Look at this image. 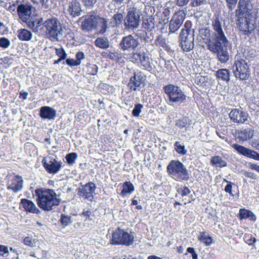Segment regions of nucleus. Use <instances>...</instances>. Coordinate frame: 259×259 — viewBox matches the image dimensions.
<instances>
[{
	"label": "nucleus",
	"mask_w": 259,
	"mask_h": 259,
	"mask_svg": "<svg viewBox=\"0 0 259 259\" xmlns=\"http://www.w3.org/2000/svg\"><path fill=\"white\" fill-rule=\"evenodd\" d=\"M204 0H191V5L192 7H198L203 4Z\"/></svg>",
	"instance_id": "nucleus-62"
},
{
	"label": "nucleus",
	"mask_w": 259,
	"mask_h": 259,
	"mask_svg": "<svg viewBox=\"0 0 259 259\" xmlns=\"http://www.w3.org/2000/svg\"><path fill=\"white\" fill-rule=\"evenodd\" d=\"M97 15L94 14L85 16L81 24L82 30L89 31L97 28Z\"/></svg>",
	"instance_id": "nucleus-15"
},
{
	"label": "nucleus",
	"mask_w": 259,
	"mask_h": 259,
	"mask_svg": "<svg viewBox=\"0 0 259 259\" xmlns=\"http://www.w3.org/2000/svg\"><path fill=\"white\" fill-rule=\"evenodd\" d=\"M232 70L234 76L240 80H247L250 76L248 65L244 59L235 60Z\"/></svg>",
	"instance_id": "nucleus-7"
},
{
	"label": "nucleus",
	"mask_w": 259,
	"mask_h": 259,
	"mask_svg": "<svg viewBox=\"0 0 259 259\" xmlns=\"http://www.w3.org/2000/svg\"><path fill=\"white\" fill-rule=\"evenodd\" d=\"M8 247L5 245H0V255L4 256L5 254L8 253Z\"/></svg>",
	"instance_id": "nucleus-63"
},
{
	"label": "nucleus",
	"mask_w": 259,
	"mask_h": 259,
	"mask_svg": "<svg viewBox=\"0 0 259 259\" xmlns=\"http://www.w3.org/2000/svg\"><path fill=\"white\" fill-rule=\"evenodd\" d=\"M34 8L30 5L20 4L17 8V11L19 19L26 25L32 20L34 16L32 14V10Z\"/></svg>",
	"instance_id": "nucleus-12"
},
{
	"label": "nucleus",
	"mask_w": 259,
	"mask_h": 259,
	"mask_svg": "<svg viewBox=\"0 0 259 259\" xmlns=\"http://www.w3.org/2000/svg\"><path fill=\"white\" fill-rule=\"evenodd\" d=\"M213 39L207 45V49L216 56V58L222 63H226L230 59V53L228 50L229 41L222 29V23L217 17L212 22Z\"/></svg>",
	"instance_id": "nucleus-1"
},
{
	"label": "nucleus",
	"mask_w": 259,
	"mask_h": 259,
	"mask_svg": "<svg viewBox=\"0 0 259 259\" xmlns=\"http://www.w3.org/2000/svg\"><path fill=\"white\" fill-rule=\"evenodd\" d=\"M232 147L237 151L238 153L248 158L259 161V154L256 152L237 144L232 145Z\"/></svg>",
	"instance_id": "nucleus-16"
},
{
	"label": "nucleus",
	"mask_w": 259,
	"mask_h": 259,
	"mask_svg": "<svg viewBox=\"0 0 259 259\" xmlns=\"http://www.w3.org/2000/svg\"><path fill=\"white\" fill-rule=\"evenodd\" d=\"M139 45L138 39L129 34L122 38L119 44V48L124 52H134Z\"/></svg>",
	"instance_id": "nucleus-10"
},
{
	"label": "nucleus",
	"mask_w": 259,
	"mask_h": 259,
	"mask_svg": "<svg viewBox=\"0 0 259 259\" xmlns=\"http://www.w3.org/2000/svg\"><path fill=\"white\" fill-rule=\"evenodd\" d=\"M85 7L92 8L97 3V0H81Z\"/></svg>",
	"instance_id": "nucleus-48"
},
{
	"label": "nucleus",
	"mask_w": 259,
	"mask_h": 259,
	"mask_svg": "<svg viewBox=\"0 0 259 259\" xmlns=\"http://www.w3.org/2000/svg\"><path fill=\"white\" fill-rule=\"evenodd\" d=\"M68 11L73 17L79 16L81 12L80 3L76 1L69 3Z\"/></svg>",
	"instance_id": "nucleus-23"
},
{
	"label": "nucleus",
	"mask_w": 259,
	"mask_h": 259,
	"mask_svg": "<svg viewBox=\"0 0 259 259\" xmlns=\"http://www.w3.org/2000/svg\"><path fill=\"white\" fill-rule=\"evenodd\" d=\"M146 31L142 29H138L136 32V35L142 41L145 35H146Z\"/></svg>",
	"instance_id": "nucleus-56"
},
{
	"label": "nucleus",
	"mask_w": 259,
	"mask_h": 259,
	"mask_svg": "<svg viewBox=\"0 0 259 259\" xmlns=\"http://www.w3.org/2000/svg\"><path fill=\"white\" fill-rule=\"evenodd\" d=\"M39 116L43 119L53 120L56 116V111L49 106H42L40 108Z\"/></svg>",
	"instance_id": "nucleus-19"
},
{
	"label": "nucleus",
	"mask_w": 259,
	"mask_h": 259,
	"mask_svg": "<svg viewBox=\"0 0 259 259\" xmlns=\"http://www.w3.org/2000/svg\"><path fill=\"white\" fill-rule=\"evenodd\" d=\"M44 166L46 171L51 174H56L61 168L62 165L60 163H43Z\"/></svg>",
	"instance_id": "nucleus-26"
},
{
	"label": "nucleus",
	"mask_w": 259,
	"mask_h": 259,
	"mask_svg": "<svg viewBox=\"0 0 259 259\" xmlns=\"http://www.w3.org/2000/svg\"><path fill=\"white\" fill-rule=\"evenodd\" d=\"M199 33L203 39L207 40V46L209 44L211 39H213L212 33H211V31L209 28H202L200 29Z\"/></svg>",
	"instance_id": "nucleus-31"
},
{
	"label": "nucleus",
	"mask_w": 259,
	"mask_h": 259,
	"mask_svg": "<svg viewBox=\"0 0 259 259\" xmlns=\"http://www.w3.org/2000/svg\"><path fill=\"white\" fill-rule=\"evenodd\" d=\"M178 192L181 194L182 196H186L190 193V189L187 187H184L183 189H179Z\"/></svg>",
	"instance_id": "nucleus-52"
},
{
	"label": "nucleus",
	"mask_w": 259,
	"mask_h": 259,
	"mask_svg": "<svg viewBox=\"0 0 259 259\" xmlns=\"http://www.w3.org/2000/svg\"><path fill=\"white\" fill-rule=\"evenodd\" d=\"M238 0H226L227 6L229 11H232L236 7Z\"/></svg>",
	"instance_id": "nucleus-49"
},
{
	"label": "nucleus",
	"mask_w": 259,
	"mask_h": 259,
	"mask_svg": "<svg viewBox=\"0 0 259 259\" xmlns=\"http://www.w3.org/2000/svg\"><path fill=\"white\" fill-rule=\"evenodd\" d=\"M37 204L45 211H50L54 206L58 205L61 202L60 193H56L53 189H37L35 190Z\"/></svg>",
	"instance_id": "nucleus-2"
},
{
	"label": "nucleus",
	"mask_w": 259,
	"mask_h": 259,
	"mask_svg": "<svg viewBox=\"0 0 259 259\" xmlns=\"http://www.w3.org/2000/svg\"><path fill=\"white\" fill-rule=\"evenodd\" d=\"M97 21V28H99L100 32L105 33L109 27L107 20L98 16Z\"/></svg>",
	"instance_id": "nucleus-27"
},
{
	"label": "nucleus",
	"mask_w": 259,
	"mask_h": 259,
	"mask_svg": "<svg viewBox=\"0 0 259 259\" xmlns=\"http://www.w3.org/2000/svg\"><path fill=\"white\" fill-rule=\"evenodd\" d=\"M95 45L97 47L103 49H105L109 47V42L107 38L99 37L95 40Z\"/></svg>",
	"instance_id": "nucleus-35"
},
{
	"label": "nucleus",
	"mask_w": 259,
	"mask_h": 259,
	"mask_svg": "<svg viewBox=\"0 0 259 259\" xmlns=\"http://www.w3.org/2000/svg\"><path fill=\"white\" fill-rule=\"evenodd\" d=\"M141 15V12L139 9L135 7L129 8L124 19L125 28L127 30L137 28L139 26Z\"/></svg>",
	"instance_id": "nucleus-6"
},
{
	"label": "nucleus",
	"mask_w": 259,
	"mask_h": 259,
	"mask_svg": "<svg viewBox=\"0 0 259 259\" xmlns=\"http://www.w3.org/2000/svg\"><path fill=\"white\" fill-rule=\"evenodd\" d=\"M10 45V41L6 37H1L0 38V47L6 49Z\"/></svg>",
	"instance_id": "nucleus-47"
},
{
	"label": "nucleus",
	"mask_w": 259,
	"mask_h": 259,
	"mask_svg": "<svg viewBox=\"0 0 259 259\" xmlns=\"http://www.w3.org/2000/svg\"><path fill=\"white\" fill-rule=\"evenodd\" d=\"M142 24L143 28L148 32H152L153 29L155 28L154 19L152 17H150L143 20Z\"/></svg>",
	"instance_id": "nucleus-34"
},
{
	"label": "nucleus",
	"mask_w": 259,
	"mask_h": 259,
	"mask_svg": "<svg viewBox=\"0 0 259 259\" xmlns=\"http://www.w3.org/2000/svg\"><path fill=\"white\" fill-rule=\"evenodd\" d=\"M187 124V120L186 119L183 118L182 119L178 120L176 122V125L180 128L185 127Z\"/></svg>",
	"instance_id": "nucleus-58"
},
{
	"label": "nucleus",
	"mask_w": 259,
	"mask_h": 259,
	"mask_svg": "<svg viewBox=\"0 0 259 259\" xmlns=\"http://www.w3.org/2000/svg\"><path fill=\"white\" fill-rule=\"evenodd\" d=\"M44 13L41 17L35 18V16L32 20L27 24V27L32 29L35 33L44 34L45 22H46V16Z\"/></svg>",
	"instance_id": "nucleus-13"
},
{
	"label": "nucleus",
	"mask_w": 259,
	"mask_h": 259,
	"mask_svg": "<svg viewBox=\"0 0 259 259\" xmlns=\"http://www.w3.org/2000/svg\"><path fill=\"white\" fill-rule=\"evenodd\" d=\"M44 35L50 40L59 41L62 36V26L60 21L55 17L47 18L45 22Z\"/></svg>",
	"instance_id": "nucleus-3"
},
{
	"label": "nucleus",
	"mask_w": 259,
	"mask_h": 259,
	"mask_svg": "<svg viewBox=\"0 0 259 259\" xmlns=\"http://www.w3.org/2000/svg\"><path fill=\"white\" fill-rule=\"evenodd\" d=\"M33 3L39 4L42 8L47 9L50 8V0H32Z\"/></svg>",
	"instance_id": "nucleus-43"
},
{
	"label": "nucleus",
	"mask_w": 259,
	"mask_h": 259,
	"mask_svg": "<svg viewBox=\"0 0 259 259\" xmlns=\"http://www.w3.org/2000/svg\"><path fill=\"white\" fill-rule=\"evenodd\" d=\"M143 53H134L132 56V59L135 61H140Z\"/></svg>",
	"instance_id": "nucleus-60"
},
{
	"label": "nucleus",
	"mask_w": 259,
	"mask_h": 259,
	"mask_svg": "<svg viewBox=\"0 0 259 259\" xmlns=\"http://www.w3.org/2000/svg\"><path fill=\"white\" fill-rule=\"evenodd\" d=\"M188 252L192 254V257L193 259H197L198 255L195 251L194 248L193 247H188L187 249Z\"/></svg>",
	"instance_id": "nucleus-59"
},
{
	"label": "nucleus",
	"mask_w": 259,
	"mask_h": 259,
	"mask_svg": "<svg viewBox=\"0 0 259 259\" xmlns=\"http://www.w3.org/2000/svg\"><path fill=\"white\" fill-rule=\"evenodd\" d=\"M190 0H177V5L180 7H183L188 4Z\"/></svg>",
	"instance_id": "nucleus-64"
},
{
	"label": "nucleus",
	"mask_w": 259,
	"mask_h": 259,
	"mask_svg": "<svg viewBox=\"0 0 259 259\" xmlns=\"http://www.w3.org/2000/svg\"><path fill=\"white\" fill-rule=\"evenodd\" d=\"M163 90L169 102L181 104L186 100L187 96L179 87L169 84L164 86Z\"/></svg>",
	"instance_id": "nucleus-5"
},
{
	"label": "nucleus",
	"mask_w": 259,
	"mask_h": 259,
	"mask_svg": "<svg viewBox=\"0 0 259 259\" xmlns=\"http://www.w3.org/2000/svg\"><path fill=\"white\" fill-rule=\"evenodd\" d=\"M125 7L124 6H121L118 9L117 12L114 15L112 18L110 19L109 22L110 25L112 27H119L124 21L123 16L125 14Z\"/></svg>",
	"instance_id": "nucleus-18"
},
{
	"label": "nucleus",
	"mask_w": 259,
	"mask_h": 259,
	"mask_svg": "<svg viewBox=\"0 0 259 259\" xmlns=\"http://www.w3.org/2000/svg\"><path fill=\"white\" fill-rule=\"evenodd\" d=\"M175 148L176 150L183 155L186 154V150L185 149V146L179 142H176L175 144Z\"/></svg>",
	"instance_id": "nucleus-40"
},
{
	"label": "nucleus",
	"mask_w": 259,
	"mask_h": 259,
	"mask_svg": "<svg viewBox=\"0 0 259 259\" xmlns=\"http://www.w3.org/2000/svg\"><path fill=\"white\" fill-rule=\"evenodd\" d=\"M253 5L250 1L240 0L238 5V8L236 10V14L247 15V14L252 13Z\"/></svg>",
	"instance_id": "nucleus-17"
},
{
	"label": "nucleus",
	"mask_w": 259,
	"mask_h": 259,
	"mask_svg": "<svg viewBox=\"0 0 259 259\" xmlns=\"http://www.w3.org/2000/svg\"><path fill=\"white\" fill-rule=\"evenodd\" d=\"M23 242L25 245H27L31 247H34L35 246V241L31 237H25L23 239Z\"/></svg>",
	"instance_id": "nucleus-44"
},
{
	"label": "nucleus",
	"mask_w": 259,
	"mask_h": 259,
	"mask_svg": "<svg viewBox=\"0 0 259 259\" xmlns=\"http://www.w3.org/2000/svg\"><path fill=\"white\" fill-rule=\"evenodd\" d=\"M156 45H159L161 47H164L166 44L164 39L162 38L161 35H158L155 40Z\"/></svg>",
	"instance_id": "nucleus-54"
},
{
	"label": "nucleus",
	"mask_w": 259,
	"mask_h": 259,
	"mask_svg": "<svg viewBox=\"0 0 259 259\" xmlns=\"http://www.w3.org/2000/svg\"><path fill=\"white\" fill-rule=\"evenodd\" d=\"M208 78L202 75L198 76L195 80V83L201 87H206L207 84Z\"/></svg>",
	"instance_id": "nucleus-38"
},
{
	"label": "nucleus",
	"mask_w": 259,
	"mask_h": 259,
	"mask_svg": "<svg viewBox=\"0 0 259 259\" xmlns=\"http://www.w3.org/2000/svg\"><path fill=\"white\" fill-rule=\"evenodd\" d=\"M66 63L68 65L71 67L79 65V62H77L76 60L71 58L67 59L66 60Z\"/></svg>",
	"instance_id": "nucleus-51"
},
{
	"label": "nucleus",
	"mask_w": 259,
	"mask_h": 259,
	"mask_svg": "<svg viewBox=\"0 0 259 259\" xmlns=\"http://www.w3.org/2000/svg\"><path fill=\"white\" fill-rule=\"evenodd\" d=\"M231 120L234 123H243L248 121V114L239 109H232L229 114Z\"/></svg>",
	"instance_id": "nucleus-14"
},
{
	"label": "nucleus",
	"mask_w": 259,
	"mask_h": 259,
	"mask_svg": "<svg viewBox=\"0 0 259 259\" xmlns=\"http://www.w3.org/2000/svg\"><path fill=\"white\" fill-rule=\"evenodd\" d=\"M123 189L121 192V195L125 196L127 194H131L134 190V185L130 182H125L122 185Z\"/></svg>",
	"instance_id": "nucleus-33"
},
{
	"label": "nucleus",
	"mask_w": 259,
	"mask_h": 259,
	"mask_svg": "<svg viewBox=\"0 0 259 259\" xmlns=\"http://www.w3.org/2000/svg\"><path fill=\"white\" fill-rule=\"evenodd\" d=\"M56 53L61 59L64 60L67 57V54L63 48H56Z\"/></svg>",
	"instance_id": "nucleus-46"
},
{
	"label": "nucleus",
	"mask_w": 259,
	"mask_h": 259,
	"mask_svg": "<svg viewBox=\"0 0 259 259\" xmlns=\"http://www.w3.org/2000/svg\"><path fill=\"white\" fill-rule=\"evenodd\" d=\"M154 33L152 32H146V35H145L142 40H143L144 44L146 45V44H151L154 40Z\"/></svg>",
	"instance_id": "nucleus-39"
},
{
	"label": "nucleus",
	"mask_w": 259,
	"mask_h": 259,
	"mask_svg": "<svg viewBox=\"0 0 259 259\" xmlns=\"http://www.w3.org/2000/svg\"><path fill=\"white\" fill-rule=\"evenodd\" d=\"M98 70L97 66L95 64H90L87 67V71L89 74L95 75L97 74Z\"/></svg>",
	"instance_id": "nucleus-42"
},
{
	"label": "nucleus",
	"mask_w": 259,
	"mask_h": 259,
	"mask_svg": "<svg viewBox=\"0 0 259 259\" xmlns=\"http://www.w3.org/2000/svg\"><path fill=\"white\" fill-rule=\"evenodd\" d=\"M76 58V61L79 62V64H81V60L84 59V55L82 52H78L75 55Z\"/></svg>",
	"instance_id": "nucleus-57"
},
{
	"label": "nucleus",
	"mask_w": 259,
	"mask_h": 259,
	"mask_svg": "<svg viewBox=\"0 0 259 259\" xmlns=\"http://www.w3.org/2000/svg\"><path fill=\"white\" fill-rule=\"evenodd\" d=\"M239 215L240 219L249 218L250 220L253 221H255L256 219V216L252 211L244 208L240 209Z\"/></svg>",
	"instance_id": "nucleus-32"
},
{
	"label": "nucleus",
	"mask_w": 259,
	"mask_h": 259,
	"mask_svg": "<svg viewBox=\"0 0 259 259\" xmlns=\"http://www.w3.org/2000/svg\"><path fill=\"white\" fill-rule=\"evenodd\" d=\"M194 29H182L180 34V40L182 49L186 52L192 50L194 48L195 36Z\"/></svg>",
	"instance_id": "nucleus-8"
},
{
	"label": "nucleus",
	"mask_w": 259,
	"mask_h": 259,
	"mask_svg": "<svg viewBox=\"0 0 259 259\" xmlns=\"http://www.w3.org/2000/svg\"><path fill=\"white\" fill-rule=\"evenodd\" d=\"M247 15L236 14V25L240 30L246 34L251 33L254 30V24L251 22Z\"/></svg>",
	"instance_id": "nucleus-11"
},
{
	"label": "nucleus",
	"mask_w": 259,
	"mask_h": 259,
	"mask_svg": "<svg viewBox=\"0 0 259 259\" xmlns=\"http://www.w3.org/2000/svg\"><path fill=\"white\" fill-rule=\"evenodd\" d=\"M22 178L19 176H16L9 184L8 189L12 190L14 192L20 191L23 188Z\"/></svg>",
	"instance_id": "nucleus-22"
},
{
	"label": "nucleus",
	"mask_w": 259,
	"mask_h": 259,
	"mask_svg": "<svg viewBox=\"0 0 259 259\" xmlns=\"http://www.w3.org/2000/svg\"><path fill=\"white\" fill-rule=\"evenodd\" d=\"M96 187L94 183L90 182L85 184L80 190V195L88 200H92L93 194L95 192Z\"/></svg>",
	"instance_id": "nucleus-21"
},
{
	"label": "nucleus",
	"mask_w": 259,
	"mask_h": 259,
	"mask_svg": "<svg viewBox=\"0 0 259 259\" xmlns=\"http://www.w3.org/2000/svg\"><path fill=\"white\" fill-rule=\"evenodd\" d=\"M143 107V105L141 104H136L132 111V114L133 116L135 117H138L140 112H141V109Z\"/></svg>",
	"instance_id": "nucleus-45"
},
{
	"label": "nucleus",
	"mask_w": 259,
	"mask_h": 259,
	"mask_svg": "<svg viewBox=\"0 0 259 259\" xmlns=\"http://www.w3.org/2000/svg\"><path fill=\"white\" fill-rule=\"evenodd\" d=\"M21 204L26 211L38 214L40 210L36 207L35 205L30 200L26 199L21 200Z\"/></svg>",
	"instance_id": "nucleus-24"
},
{
	"label": "nucleus",
	"mask_w": 259,
	"mask_h": 259,
	"mask_svg": "<svg viewBox=\"0 0 259 259\" xmlns=\"http://www.w3.org/2000/svg\"><path fill=\"white\" fill-rule=\"evenodd\" d=\"M143 83V78L141 75L135 74L131 77L128 83V87L131 90L134 91H140L141 88V84Z\"/></svg>",
	"instance_id": "nucleus-20"
},
{
	"label": "nucleus",
	"mask_w": 259,
	"mask_h": 259,
	"mask_svg": "<svg viewBox=\"0 0 259 259\" xmlns=\"http://www.w3.org/2000/svg\"><path fill=\"white\" fill-rule=\"evenodd\" d=\"M182 21L178 18L172 19L170 20L169 24V32H176L181 26Z\"/></svg>",
	"instance_id": "nucleus-30"
},
{
	"label": "nucleus",
	"mask_w": 259,
	"mask_h": 259,
	"mask_svg": "<svg viewBox=\"0 0 259 259\" xmlns=\"http://www.w3.org/2000/svg\"><path fill=\"white\" fill-rule=\"evenodd\" d=\"M167 169L177 180H187L189 178L187 170L182 163H169Z\"/></svg>",
	"instance_id": "nucleus-9"
},
{
	"label": "nucleus",
	"mask_w": 259,
	"mask_h": 259,
	"mask_svg": "<svg viewBox=\"0 0 259 259\" xmlns=\"http://www.w3.org/2000/svg\"><path fill=\"white\" fill-rule=\"evenodd\" d=\"M250 143L253 148L259 150V137L253 138Z\"/></svg>",
	"instance_id": "nucleus-53"
},
{
	"label": "nucleus",
	"mask_w": 259,
	"mask_h": 259,
	"mask_svg": "<svg viewBox=\"0 0 259 259\" xmlns=\"http://www.w3.org/2000/svg\"><path fill=\"white\" fill-rule=\"evenodd\" d=\"M91 214V210L84 209L82 212L81 215L85 217L86 220H92V218H90Z\"/></svg>",
	"instance_id": "nucleus-61"
},
{
	"label": "nucleus",
	"mask_w": 259,
	"mask_h": 259,
	"mask_svg": "<svg viewBox=\"0 0 259 259\" xmlns=\"http://www.w3.org/2000/svg\"><path fill=\"white\" fill-rule=\"evenodd\" d=\"M216 76L220 79L228 82L230 80V72L227 69H220L216 72Z\"/></svg>",
	"instance_id": "nucleus-29"
},
{
	"label": "nucleus",
	"mask_w": 259,
	"mask_h": 259,
	"mask_svg": "<svg viewBox=\"0 0 259 259\" xmlns=\"http://www.w3.org/2000/svg\"><path fill=\"white\" fill-rule=\"evenodd\" d=\"M60 222L63 225L67 226L71 223V217L68 215L62 214Z\"/></svg>",
	"instance_id": "nucleus-41"
},
{
	"label": "nucleus",
	"mask_w": 259,
	"mask_h": 259,
	"mask_svg": "<svg viewBox=\"0 0 259 259\" xmlns=\"http://www.w3.org/2000/svg\"><path fill=\"white\" fill-rule=\"evenodd\" d=\"M199 240L206 245H209L212 242V238L208 236L205 232L200 233V236L198 238Z\"/></svg>",
	"instance_id": "nucleus-36"
},
{
	"label": "nucleus",
	"mask_w": 259,
	"mask_h": 259,
	"mask_svg": "<svg viewBox=\"0 0 259 259\" xmlns=\"http://www.w3.org/2000/svg\"><path fill=\"white\" fill-rule=\"evenodd\" d=\"M241 173L247 178H249L252 179H256V176L253 172H248L246 170H242Z\"/></svg>",
	"instance_id": "nucleus-55"
},
{
	"label": "nucleus",
	"mask_w": 259,
	"mask_h": 259,
	"mask_svg": "<svg viewBox=\"0 0 259 259\" xmlns=\"http://www.w3.org/2000/svg\"><path fill=\"white\" fill-rule=\"evenodd\" d=\"M141 65L145 69L151 68L149 58L146 56L145 53H143L140 60Z\"/></svg>",
	"instance_id": "nucleus-37"
},
{
	"label": "nucleus",
	"mask_w": 259,
	"mask_h": 259,
	"mask_svg": "<svg viewBox=\"0 0 259 259\" xmlns=\"http://www.w3.org/2000/svg\"><path fill=\"white\" fill-rule=\"evenodd\" d=\"M134 237L133 235L118 228L113 233L110 240L112 245H124L129 246L133 244Z\"/></svg>",
	"instance_id": "nucleus-4"
},
{
	"label": "nucleus",
	"mask_w": 259,
	"mask_h": 259,
	"mask_svg": "<svg viewBox=\"0 0 259 259\" xmlns=\"http://www.w3.org/2000/svg\"><path fill=\"white\" fill-rule=\"evenodd\" d=\"M253 131L250 128H242L238 132V138L242 141H246L252 138Z\"/></svg>",
	"instance_id": "nucleus-25"
},
{
	"label": "nucleus",
	"mask_w": 259,
	"mask_h": 259,
	"mask_svg": "<svg viewBox=\"0 0 259 259\" xmlns=\"http://www.w3.org/2000/svg\"><path fill=\"white\" fill-rule=\"evenodd\" d=\"M19 39L23 41L30 40L32 37V33L26 29H21L17 31Z\"/></svg>",
	"instance_id": "nucleus-28"
},
{
	"label": "nucleus",
	"mask_w": 259,
	"mask_h": 259,
	"mask_svg": "<svg viewBox=\"0 0 259 259\" xmlns=\"http://www.w3.org/2000/svg\"><path fill=\"white\" fill-rule=\"evenodd\" d=\"M65 158L67 162H74L77 158V155L76 153H70L68 154Z\"/></svg>",
	"instance_id": "nucleus-50"
}]
</instances>
